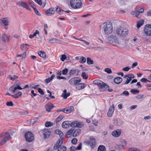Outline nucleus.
Here are the masks:
<instances>
[{"instance_id":"2f4dec72","label":"nucleus","mask_w":151,"mask_h":151,"mask_svg":"<svg viewBox=\"0 0 151 151\" xmlns=\"http://www.w3.org/2000/svg\"><path fill=\"white\" fill-rule=\"evenodd\" d=\"M81 133V130L80 129H78L76 130L73 134V136L74 137L78 135Z\"/></svg>"},{"instance_id":"7c9ffc66","label":"nucleus","mask_w":151,"mask_h":151,"mask_svg":"<svg viewBox=\"0 0 151 151\" xmlns=\"http://www.w3.org/2000/svg\"><path fill=\"white\" fill-rule=\"evenodd\" d=\"M73 132V129H70L67 132V134L66 135V137L67 138H69L70 137L72 133Z\"/></svg>"},{"instance_id":"e433bc0d","label":"nucleus","mask_w":151,"mask_h":151,"mask_svg":"<svg viewBox=\"0 0 151 151\" xmlns=\"http://www.w3.org/2000/svg\"><path fill=\"white\" fill-rule=\"evenodd\" d=\"M2 39L4 41H7L9 39V37L8 36L4 34L2 36Z\"/></svg>"},{"instance_id":"de8ad7c7","label":"nucleus","mask_w":151,"mask_h":151,"mask_svg":"<svg viewBox=\"0 0 151 151\" xmlns=\"http://www.w3.org/2000/svg\"><path fill=\"white\" fill-rule=\"evenodd\" d=\"M29 4L34 9L35 8V6L33 4V2L31 0H29Z\"/></svg>"},{"instance_id":"9d476101","label":"nucleus","mask_w":151,"mask_h":151,"mask_svg":"<svg viewBox=\"0 0 151 151\" xmlns=\"http://www.w3.org/2000/svg\"><path fill=\"white\" fill-rule=\"evenodd\" d=\"M81 81L80 78L78 77H75L71 78L69 81V83L71 85L77 84Z\"/></svg>"},{"instance_id":"4c0bfd02","label":"nucleus","mask_w":151,"mask_h":151,"mask_svg":"<svg viewBox=\"0 0 151 151\" xmlns=\"http://www.w3.org/2000/svg\"><path fill=\"white\" fill-rule=\"evenodd\" d=\"M29 46V45L27 44H22L21 46V48L23 50H25L27 49V46Z\"/></svg>"},{"instance_id":"338daca9","label":"nucleus","mask_w":151,"mask_h":151,"mask_svg":"<svg viewBox=\"0 0 151 151\" xmlns=\"http://www.w3.org/2000/svg\"><path fill=\"white\" fill-rule=\"evenodd\" d=\"M35 1L40 5H41L42 4L41 0H34Z\"/></svg>"},{"instance_id":"0eeeda50","label":"nucleus","mask_w":151,"mask_h":151,"mask_svg":"<svg viewBox=\"0 0 151 151\" xmlns=\"http://www.w3.org/2000/svg\"><path fill=\"white\" fill-rule=\"evenodd\" d=\"M28 87V85H26L25 86L23 89L27 88ZM22 89H23V88H21L19 85L14 84V85L12 86L10 88L9 90L10 91H13L15 93V92L17 91L18 90H22Z\"/></svg>"},{"instance_id":"f704fd0d","label":"nucleus","mask_w":151,"mask_h":151,"mask_svg":"<svg viewBox=\"0 0 151 151\" xmlns=\"http://www.w3.org/2000/svg\"><path fill=\"white\" fill-rule=\"evenodd\" d=\"M144 23V21L141 20L138 21L137 23V28H139Z\"/></svg>"},{"instance_id":"20e7f679","label":"nucleus","mask_w":151,"mask_h":151,"mask_svg":"<svg viewBox=\"0 0 151 151\" xmlns=\"http://www.w3.org/2000/svg\"><path fill=\"white\" fill-rule=\"evenodd\" d=\"M63 143V138L59 139L54 147V149L58 150V151H66L67 150L66 147L62 146Z\"/></svg>"},{"instance_id":"c85d7f7f","label":"nucleus","mask_w":151,"mask_h":151,"mask_svg":"<svg viewBox=\"0 0 151 151\" xmlns=\"http://www.w3.org/2000/svg\"><path fill=\"white\" fill-rule=\"evenodd\" d=\"M47 40L50 42L52 43L58 42V40L55 38H53L51 39L48 38Z\"/></svg>"},{"instance_id":"9b49d317","label":"nucleus","mask_w":151,"mask_h":151,"mask_svg":"<svg viewBox=\"0 0 151 151\" xmlns=\"http://www.w3.org/2000/svg\"><path fill=\"white\" fill-rule=\"evenodd\" d=\"M17 5L19 6L22 7L26 9H27L30 10V9L29 7L28 4L24 1H18L17 3Z\"/></svg>"},{"instance_id":"a18cd8bd","label":"nucleus","mask_w":151,"mask_h":151,"mask_svg":"<svg viewBox=\"0 0 151 151\" xmlns=\"http://www.w3.org/2000/svg\"><path fill=\"white\" fill-rule=\"evenodd\" d=\"M56 11L58 13L61 14V13L63 12V11L61 9L60 7H59L58 6H57L56 8Z\"/></svg>"},{"instance_id":"69168bd1","label":"nucleus","mask_w":151,"mask_h":151,"mask_svg":"<svg viewBox=\"0 0 151 151\" xmlns=\"http://www.w3.org/2000/svg\"><path fill=\"white\" fill-rule=\"evenodd\" d=\"M6 105L8 106H13V104L12 101L8 102H6Z\"/></svg>"},{"instance_id":"052dcab7","label":"nucleus","mask_w":151,"mask_h":151,"mask_svg":"<svg viewBox=\"0 0 151 151\" xmlns=\"http://www.w3.org/2000/svg\"><path fill=\"white\" fill-rule=\"evenodd\" d=\"M38 92L42 95H44V94L43 90L40 88H38Z\"/></svg>"},{"instance_id":"c756f323","label":"nucleus","mask_w":151,"mask_h":151,"mask_svg":"<svg viewBox=\"0 0 151 151\" xmlns=\"http://www.w3.org/2000/svg\"><path fill=\"white\" fill-rule=\"evenodd\" d=\"M55 76V75L54 74H52L51 77L48 78L45 80V82L47 83H49L53 79Z\"/></svg>"},{"instance_id":"37998d69","label":"nucleus","mask_w":151,"mask_h":151,"mask_svg":"<svg viewBox=\"0 0 151 151\" xmlns=\"http://www.w3.org/2000/svg\"><path fill=\"white\" fill-rule=\"evenodd\" d=\"M81 76L84 79H87L88 78V76L87 75L85 72H83L82 73Z\"/></svg>"},{"instance_id":"e2e57ef3","label":"nucleus","mask_w":151,"mask_h":151,"mask_svg":"<svg viewBox=\"0 0 151 151\" xmlns=\"http://www.w3.org/2000/svg\"><path fill=\"white\" fill-rule=\"evenodd\" d=\"M70 151H74L77 150L76 147H75L72 146L70 148Z\"/></svg>"},{"instance_id":"864d4df0","label":"nucleus","mask_w":151,"mask_h":151,"mask_svg":"<svg viewBox=\"0 0 151 151\" xmlns=\"http://www.w3.org/2000/svg\"><path fill=\"white\" fill-rule=\"evenodd\" d=\"M81 61H80V62L81 63H83L86 62V58H85L83 57V56H82L81 58Z\"/></svg>"},{"instance_id":"423d86ee","label":"nucleus","mask_w":151,"mask_h":151,"mask_svg":"<svg viewBox=\"0 0 151 151\" xmlns=\"http://www.w3.org/2000/svg\"><path fill=\"white\" fill-rule=\"evenodd\" d=\"M70 5L72 8L78 9L81 7L82 3L81 0H71Z\"/></svg>"},{"instance_id":"bb28decb","label":"nucleus","mask_w":151,"mask_h":151,"mask_svg":"<svg viewBox=\"0 0 151 151\" xmlns=\"http://www.w3.org/2000/svg\"><path fill=\"white\" fill-rule=\"evenodd\" d=\"M55 132L57 134L59 135L60 137V138L59 139H60L61 138H63V132H62L61 130H60L59 129H57L55 131Z\"/></svg>"},{"instance_id":"49530a36","label":"nucleus","mask_w":151,"mask_h":151,"mask_svg":"<svg viewBox=\"0 0 151 151\" xmlns=\"http://www.w3.org/2000/svg\"><path fill=\"white\" fill-rule=\"evenodd\" d=\"M77 121H75L70 123V126L73 127H76Z\"/></svg>"},{"instance_id":"680f3d73","label":"nucleus","mask_w":151,"mask_h":151,"mask_svg":"<svg viewBox=\"0 0 151 151\" xmlns=\"http://www.w3.org/2000/svg\"><path fill=\"white\" fill-rule=\"evenodd\" d=\"M132 80L131 79L128 77L126 81L125 82L124 84H128L130 81Z\"/></svg>"},{"instance_id":"5701e85b","label":"nucleus","mask_w":151,"mask_h":151,"mask_svg":"<svg viewBox=\"0 0 151 151\" xmlns=\"http://www.w3.org/2000/svg\"><path fill=\"white\" fill-rule=\"evenodd\" d=\"M70 125V122L68 121L63 122L62 124V127L64 128H67L69 127Z\"/></svg>"},{"instance_id":"2eb2a0df","label":"nucleus","mask_w":151,"mask_h":151,"mask_svg":"<svg viewBox=\"0 0 151 151\" xmlns=\"http://www.w3.org/2000/svg\"><path fill=\"white\" fill-rule=\"evenodd\" d=\"M114 110V104H112V106L109 108V110L108 112L107 115L108 117H111L113 113Z\"/></svg>"},{"instance_id":"aec40b11","label":"nucleus","mask_w":151,"mask_h":151,"mask_svg":"<svg viewBox=\"0 0 151 151\" xmlns=\"http://www.w3.org/2000/svg\"><path fill=\"white\" fill-rule=\"evenodd\" d=\"M55 11L53 8H51L47 10L46 12V14L47 16H50L54 14Z\"/></svg>"},{"instance_id":"b1692460","label":"nucleus","mask_w":151,"mask_h":151,"mask_svg":"<svg viewBox=\"0 0 151 151\" xmlns=\"http://www.w3.org/2000/svg\"><path fill=\"white\" fill-rule=\"evenodd\" d=\"M131 14L137 18H139L141 17V15L137 11H132L131 12Z\"/></svg>"},{"instance_id":"bf43d9fd","label":"nucleus","mask_w":151,"mask_h":151,"mask_svg":"<svg viewBox=\"0 0 151 151\" xmlns=\"http://www.w3.org/2000/svg\"><path fill=\"white\" fill-rule=\"evenodd\" d=\"M71 142L73 144H76L77 142V139L76 138H74L72 139Z\"/></svg>"},{"instance_id":"ddd939ff","label":"nucleus","mask_w":151,"mask_h":151,"mask_svg":"<svg viewBox=\"0 0 151 151\" xmlns=\"http://www.w3.org/2000/svg\"><path fill=\"white\" fill-rule=\"evenodd\" d=\"M42 133L44 138L46 139L49 137L51 132L48 129H45L42 130Z\"/></svg>"},{"instance_id":"79ce46f5","label":"nucleus","mask_w":151,"mask_h":151,"mask_svg":"<svg viewBox=\"0 0 151 151\" xmlns=\"http://www.w3.org/2000/svg\"><path fill=\"white\" fill-rule=\"evenodd\" d=\"M87 63L88 64H92L93 63V61L91 58H87Z\"/></svg>"},{"instance_id":"412c9836","label":"nucleus","mask_w":151,"mask_h":151,"mask_svg":"<svg viewBox=\"0 0 151 151\" xmlns=\"http://www.w3.org/2000/svg\"><path fill=\"white\" fill-rule=\"evenodd\" d=\"M86 85L83 83H78L76 85V88L78 90H80L83 89L86 87Z\"/></svg>"},{"instance_id":"cd10ccee","label":"nucleus","mask_w":151,"mask_h":151,"mask_svg":"<svg viewBox=\"0 0 151 151\" xmlns=\"http://www.w3.org/2000/svg\"><path fill=\"white\" fill-rule=\"evenodd\" d=\"M1 21L2 24L5 26L8 25L9 21L7 18H5L1 19Z\"/></svg>"},{"instance_id":"4d7b16f0","label":"nucleus","mask_w":151,"mask_h":151,"mask_svg":"<svg viewBox=\"0 0 151 151\" xmlns=\"http://www.w3.org/2000/svg\"><path fill=\"white\" fill-rule=\"evenodd\" d=\"M121 143L123 146H125L127 144V142L124 140H122L121 141Z\"/></svg>"},{"instance_id":"4468645a","label":"nucleus","mask_w":151,"mask_h":151,"mask_svg":"<svg viewBox=\"0 0 151 151\" xmlns=\"http://www.w3.org/2000/svg\"><path fill=\"white\" fill-rule=\"evenodd\" d=\"M122 131V130L121 129H118L116 130L113 131L112 132L111 134L115 137H118L120 135Z\"/></svg>"},{"instance_id":"774afa93","label":"nucleus","mask_w":151,"mask_h":151,"mask_svg":"<svg viewBox=\"0 0 151 151\" xmlns=\"http://www.w3.org/2000/svg\"><path fill=\"white\" fill-rule=\"evenodd\" d=\"M140 81L146 83L147 81V80L145 78H143L141 79Z\"/></svg>"},{"instance_id":"f257e3e1","label":"nucleus","mask_w":151,"mask_h":151,"mask_svg":"<svg viewBox=\"0 0 151 151\" xmlns=\"http://www.w3.org/2000/svg\"><path fill=\"white\" fill-rule=\"evenodd\" d=\"M102 31L105 34L109 35L113 31V27L112 24L109 22L103 23L101 26Z\"/></svg>"},{"instance_id":"0e129e2a","label":"nucleus","mask_w":151,"mask_h":151,"mask_svg":"<svg viewBox=\"0 0 151 151\" xmlns=\"http://www.w3.org/2000/svg\"><path fill=\"white\" fill-rule=\"evenodd\" d=\"M82 144L81 143H80L78 145V146L76 147L77 150H80L82 147Z\"/></svg>"},{"instance_id":"6e6552de","label":"nucleus","mask_w":151,"mask_h":151,"mask_svg":"<svg viewBox=\"0 0 151 151\" xmlns=\"http://www.w3.org/2000/svg\"><path fill=\"white\" fill-rule=\"evenodd\" d=\"M94 83L99 85V87L101 88H107L109 86L108 85L99 80H95L93 81Z\"/></svg>"},{"instance_id":"09e8293b","label":"nucleus","mask_w":151,"mask_h":151,"mask_svg":"<svg viewBox=\"0 0 151 151\" xmlns=\"http://www.w3.org/2000/svg\"><path fill=\"white\" fill-rule=\"evenodd\" d=\"M26 53L25 52H24V53L22 54L21 55H17V57H22L23 58H25L26 57Z\"/></svg>"},{"instance_id":"f03ea898","label":"nucleus","mask_w":151,"mask_h":151,"mask_svg":"<svg viewBox=\"0 0 151 151\" xmlns=\"http://www.w3.org/2000/svg\"><path fill=\"white\" fill-rule=\"evenodd\" d=\"M11 138L9 134L7 132H4L0 134V144L3 145Z\"/></svg>"},{"instance_id":"1a4fd4ad","label":"nucleus","mask_w":151,"mask_h":151,"mask_svg":"<svg viewBox=\"0 0 151 151\" xmlns=\"http://www.w3.org/2000/svg\"><path fill=\"white\" fill-rule=\"evenodd\" d=\"M25 137L27 141L28 142L32 141L34 139L33 134L31 132H28L26 133Z\"/></svg>"},{"instance_id":"ea45409f","label":"nucleus","mask_w":151,"mask_h":151,"mask_svg":"<svg viewBox=\"0 0 151 151\" xmlns=\"http://www.w3.org/2000/svg\"><path fill=\"white\" fill-rule=\"evenodd\" d=\"M76 127L78 128H81L83 126V123L82 122H78L77 121V124H76Z\"/></svg>"},{"instance_id":"473e14b6","label":"nucleus","mask_w":151,"mask_h":151,"mask_svg":"<svg viewBox=\"0 0 151 151\" xmlns=\"http://www.w3.org/2000/svg\"><path fill=\"white\" fill-rule=\"evenodd\" d=\"M97 151H106V150L105 146L100 145L98 148Z\"/></svg>"},{"instance_id":"a19ab883","label":"nucleus","mask_w":151,"mask_h":151,"mask_svg":"<svg viewBox=\"0 0 151 151\" xmlns=\"http://www.w3.org/2000/svg\"><path fill=\"white\" fill-rule=\"evenodd\" d=\"M53 125L52 123L50 122H47L45 123V126L46 127L52 126Z\"/></svg>"},{"instance_id":"72a5a7b5","label":"nucleus","mask_w":151,"mask_h":151,"mask_svg":"<svg viewBox=\"0 0 151 151\" xmlns=\"http://www.w3.org/2000/svg\"><path fill=\"white\" fill-rule=\"evenodd\" d=\"M38 54L41 57L43 58H46V53L44 51L39 52L38 53Z\"/></svg>"},{"instance_id":"58836bf2","label":"nucleus","mask_w":151,"mask_h":151,"mask_svg":"<svg viewBox=\"0 0 151 151\" xmlns=\"http://www.w3.org/2000/svg\"><path fill=\"white\" fill-rule=\"evenodd\" d=\"M131 92L133 94H136L138 93H139V90L136 89H132L130 90Z\"/></svg>"},{"instance_id":"13d9d810","label":"nucleus","mask_w":151,"mask_h":151,"mask_svg":"<svg viewBox=\"0 0 151 151\" xmlns=\"http://www.w3.org/2000/svg\"><path fill=\"white\" fill-rule=\"evenodd\" d=\"M66 58V56L64 55H62L61 57L60 58V60L62 61H64Z\"/></svg>"},{"instance_id":"f8f14e48","label":"nucleus","mask_w":151,"mask_h":151,"mask_svg":"<svg viewBox=\"0 0 151 151\" xmlns=\"http://www.w3.org/2000/svg\"><path fill=\"white\" fill-rule=\"evenodd\" d=\"M145 32L147 35H151V25H146L145 26Z\"/></svg>"},{"instance_id":"f3484780","label":"nucleus","mask_w":151,"mask_h":151,"mask_svg":"<svg viewBox=\"0 0 151 151\" xmlns=\"http://www.w3.org/2000/svg\"><path fill=\"white\" fill-rule=\"evenodd\" d=\"M114 124L116 126L121 125L123 124V121L119 119H114Z\"/></svg>"},{"instance_id":"7ed1b4c3","label":"nucleus","mask_w":151,"mask_h":151,"mask_svg":"<svg viewBox=\"0 0 151 151\" xmlns=\"http://www.w3.org/2000/svg\"><path fill=\"white\" fill-rule=\"evenodd\" d=\"M116 32L119 36L125 37L127 36L128 33V30L123 26H121L117 28Z\"/></svg>"},{"instance_id":"8fccbe9b","label":"nucleus","mask_w":151,"mask_h":151,"mask_svg":"<svg viewBox=\"0 0 151 151\" xmlns=\"http://www.w3.org/2000/svg\"><path fill=\"white\" fill-rule=\"evenodd\" d=\"M121 95H124L126 96H128L129 95V93L127 91H124L121 94Z\"/></svg>"},{"instance_id":"393cba45","label":"nucleus","mask_w":151,"mask_h":151,"mask_svg":"<svg viewBox=\"0 0 151 151\" xmlns=\"http://www.w3.org/2000/svg\"><path fill=\"white\" fill-rule=\"evenodd\" d=\"M70 95V93L69 92L67 93V90L65 89L63 91L62 94V96L64 99H66Z\"/></svg>"},{"instance_id":"39448f33","label":"nucleus","mask_w":151,"mask_h":151,"mask_svg":"<svg viewBox=\"0 0 151 151\" xmlns=\"http://www.w3.org/2000/svg\"><path fill=\"white\" fill-rule=\"evenodd\" d=\"M108 42L115 45L119 44V42L117 37L116 35H110L108 37Z\"/></svg>"},{"instance_id":"6e6d98bb","label":"nucleus","mask_w":151,"mask_h":151,"mask_svg":"<svg viewBox=\"0 0 151 151\" xmlns=\"http://www.w3.org/2000/svg\"><path fill=\"white\" fill-rule=\"evenodd\" d=\"M130 67L128 66L123 68L122 69V70L124 71H128L130 69Z\"/></svg>"},{"instance_id":"4be33fe9","label":"nucleus","mask_w":151,"mask_h":151,"mask_svg":"<svg viewBox=\"0 0 151 151\" xmlns=\"http://www.w3.org/2000/svg\"><path fill=\"white\" fill-rule=\"evenodd\" d=\"M6 95H7L11 96L14 98H18L21 96L22 95V93L21 92L19 91L17 94L13 95H12L10 94L9 93H6Z\"/></svg>"},{"instance_id":"5fc2aeb1","label":"nucleus","mask_w":151,"mask_h":151,"mask_svg":"<svg viewBox=\"0 0 151 151\" xmlns=\"http://www.w3.org/2000/svg\"><path fill=\"white\" fill-rule=\"evenodd\" d=\"M105 71L108 73H112L111 70L109 68H106L105 69Z\"/></svg>"},{"instance_id":"6ab92c4d","label":"nucleus","mask_w":151,"mask_h":151,"mask_svg":"<svg viewBox=\"0 0 151 151\" xmlns=\"http://www.w3.org/2000/svg\"><path fill=\"white\" fill-rule=\"evenodd\" d=\"M73 106H69L63 109L62 111L65 113H69L73 110Z\"/></svg>"},{"instance_id":"a878e982","label":"nucleus","mask_w":151,"mask_h":151,"mask_svg":"<svg viewBox=\"0 0 151 151\" xmlns=\"http://www.w3.org/2000/svg\"><path fill=\"white\" fill-rule=\"evenodd\" d=\"M122 79L120 77H116L114 78V82L117 84H119L122 81Z\"/></svg>"},{"instance_id":"a211bd4d","label":"nucleus","mask_w":151,"mask_h":151,"mask_svg":"<svg viewBox=\"0 0 151 151\" xmlns=\"http://www.w3.org/2000/svg\"><path fill=\"white\" fill-rule=\"evenodd\" d=\"M87 143L92 148H93L96 145L95 140L94 138H91L88 141Z\"/></svg>"},{"instance_id":"603ef678","label":"nucleus","mask_w":151,"mask_h":151,"mask_svg":"<svg viewBox=\"0 0 151 151\" xmlns=\"http://www.w3.org/2000/svg\"><path fill=\"white\" fill-rule=\"evenodd\" d=\"M76 72V70L74 69H72L70 70L69 74L70 75H72L75 74Z\"/></svg>"},{"instance_id":"c03bdc74","label":"nucleus","mask_w":151,"mask_h":151,"mask_svg":"<svg viewBox=\"0 0 151 151\" xmlns=\"http://www.w3.org/2000/svg\"><path fill=\"white\" fill-rule=\"evenodd\" d=\"M129 151H141V150L136 148L131 147L129 149Z\"/></svg>"},{"instance_id":"dca6fc26","label":"nucleus","mask_w":151,"mask_h":151,"mask_svg":"<svg viewBox=\"0 0 151 151\" xmlns=\"http://www.w3.org/2000/svg\"><path fill=\"white\" fill-rule=\"evenodd\" d=\"M54 107V106L53 104L50 102H49L47 104L45 107L46 111L48 112H50L51 110Z\"/></svg>"},{"instance_id":"3c124183","label":"nucleus","mask_w":151,"mask_h":151,"mask_svg":"<svg viewBox=\"0 0 151 151\" xmlns=\"http://www.w3.org/2000/svg\"><path fill=\"white\" fill-rule=\"evenodd\" d=\"M68 71V70L67 68H65L62 70V74L63 75H66Z\"/></svg>"},{"instance_id":"c9c22d12","label":"nucleus","mask_w":151,"mask_h":151,"mask_svg":"<svg viewBox=\"0 0 151 151\" xmlns=\"http://www.w3.org/2000/svg\"><path fill=\"white\" fill-rule=\"evenodd\" d=\"M63 116L62 115H60L56 119L55 122L57 124L59 122H60L63 118Z\"/></svg>"}]
</instances>
